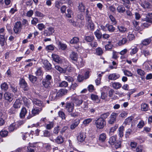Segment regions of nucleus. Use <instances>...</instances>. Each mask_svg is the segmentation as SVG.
<instances>
[{"label":"nucleus","mask_w":152,"mask_h":152,"mask_svg":"<svg viewBox=\"0 0 152 152\" xmlns=\"http://www.w3.org/2000/svg\"><path fill=\"white\" fill-rule=\"evenodd\" d=\"M95 123L97 128L99 129L103 128L106 124L105 120L102 118H99L95 120Z\"/></svg>","instance_id":"2"},{"label":"nucleus","mask_w":152,"mask_h":152,"mask_svg":"<svg viewBox=\"0 0 152 152\" xmlns=\"http://www.w3.org/2000/svg\"><path fill=\"white\" fill-rule=\"evenodd\" d=\"M68 85V83L67 82L65 81H63L59 83V86L60 87H66Z\"/></svg>","instance_id":"58"},{"label":"nucleus","mask_w":152,"mask_h":152,"mask_svg":"<svg viewBox=\"0 0 152 152\" xmlns=\"http://www.w3.org/2000/svg\"><path fill=\"white\" fill-rule=\"evenodd\" d=\"M94 37L92 36H86L85 39L88 42H91L94 39Z\"/></svg>","instance_id":"59"},{"label":"nucleus","mask_w":152,"mask_h":152,"mask_svg":"<svg viewBox=\"0 0 152 152\" xmlns=\"http://www.w3.org/2000/svg\"><path fill=\"white\" fill-rule=\"evenodd\" d=\"M134 119L133 116H130L126 118L124 121V123L126 124H129L132 122Z\"/></svg>","instance_id":"44"},{"label":"nucleus","mask_w":152,"mask_h":152,"mask_svg":"<svg viewBox=\"0 0 152 152\" xmlns=\"http://www.w3.org/2000/svg\"><path fill=\"white\" fill-rule=\"evenodd\" d=\"M67 13L66 15V16L69 18H71V15L73 14L72 12L70 9H68L67 10Z\"/></svg>","instance_id":"61"},{"label":"nucleus","mask_w":152,"mask_h":152,"mask_svg":"<svg viewBox=\"0 0 152 152\" xmlns=\"http://www.w3.org/2000/svg\"><path fill=\"white\" fill-rule=\"evenodd\" d=\"M118 116V114L113 113L110 116V119L108 121V123L110 124H113L116 121V118Z\"/></svg>","instance_id":"12"},{"label":"nucleus","mask_w":152,"mask_h":152,"mask_svg":"<svg viewBox=\"0 0 152 152\" xmlns=\"http://www.w3.org/2000/svg\"><path fill=\"white\" fill-rule=\"evenodd\" d=\"M74 106V103H72V102H67L66 103V109L68 112H73Z\"/></svg>","instance_id":"5"},{"label":"nucleus","mask_w":152,"mask_h":152,"mask_svg":"<svg viewBox=\"0 0 152 152\" xmlns=\"http://www.w3.org/2000/svg\"><path fill=\"white\" fill-rule=\"evenodd\" d=\"M55 68L60 73H64L66 72V70L65 69L62 68L58 65H56Z\"/></svg>","instance_id":"45"},{"label":"nucleus","mask_w":152,"mask_h":152,"mask_svg":"<svg viewBox=\"0 0 152 152\" xmlns=\"http://www.w3.org/2000/svg\"><path fill=\"white\" fill-rule=\"evenodd\" d=\"M43 80L47 82H50L51 83L52 82V76L49 75H46L45 79H44Z\"/></svg>","instance_id":"47"},{"label":"nucleus","mask_w":152,"mask_h":152,"mask_svg":"<svg viewBox=\"0 0 152 152\" xmlns=\"http://www.w3.org/2000/svg\"><path fill=\"white\" fill-rule=\"evenodd\" d=\"M141 110L142 111H146L148 108V105L146 103H142L141 105Z\"/></svg>","instance_id":"46"},{"label":"nucleus","mask_w":152,"mask_h":152,"mask_svg":"<svg viewBox=\"0 0 152 152\" xmlns=\"http://www.w3.org/2000/svg\"><path fill=\"white\" fill-rule=\"evenodd\" d=\"M5 44H6L4 36L3 35H0V46L3 47Z\"/></svg>","instance_id":"24"},{"label":"nucleus","mask_w":152,"mask_h":152,"mask_svg":"<svg viewBox=\"0 0 152 152\" xmlns=\"http://www.w3.org/2000/svg\"><path fill=\"white\" fill-rule=\"evenodd\" d=\"M0 111V117H2V118H0V126L3 125L4 124L5 122L3 118H6L7 116V115L5 111Z\"/></svg>","instance_id":"8"},{"label":"nucleus","mask_w":152,"mask_h":152,"mask_svg":"<svg viewBox=\"0 0 152 152\" xmlns=\"http://www.w3.org/2000/svg\"><path fill=\"white\" fill-rule=\"evenodd\" d=\"M127 41V40L126 38H123L119 40L117 43L118 45L122 46L125 44Z\"/></svg>","instance_id":"26"},{"label":"nucleus","mask_w":152,"mask_h":152,"mask_svg":"<svg viewBox=\"0 0 152 152\" xmlns=\"http://www.w3.org/2000/svg\"><path fill=\"white\" fill-rule=\"evenodd\" d=\"M15 123H12L10 124L8 127V130L10 132H12L15 130L17 129Z\"/></svg>","instance_id":"41"},{"label":"nucleus","mask_w":152,"mask_h":152,"mask_svg":"<svg viewBox=\"0 0 152 152\" xmlns=\"http://www.w3.org/2000/svg\"><path fill=\"white\" fill-rule=\"evenodd\" d=\"M91 98L96 103H98L99 102L98 97L96 95L92 94L91 95Z\"/></svg>","instance_id":"43"},{"label":"nucleus","mask_w":152,"mask_h":152,"mask_svg":"<svg viewBox=\"0 0 152 152\" xmlns=\"http://www.w3.org/2000/svg\"><path fill=\"white\" fill-rule=\"evenodd\" d=\"M73 103H74V105L75 104L76 106H80L83 102V100L82 99L77 97L73 98Z\"/></svg>","instance_id":"11"},{"label":"nucleus","mask_w":152,"mask_h":152,"mask_svg":"<svg viewBox=\"0 0 152 152\" xmlns=\"http://www.w3.org/2000/svg\"><path fill=\"white\" fill-rule=\"evenodd\" d=\"M124 74L127 76H132L133 75L132 73L127 70H124Z\"/></svg>","instance_id":"62"},{"label":"nucleus","mask_w":152,"mask_h":152,"mask_svg":"<svg viewBox=\"0 0 152 152\" xmlns=\"http://www.w3.org/2000/svg\"><path fill=\"white\" fill-rule=\"evenodd\" d=\"M116 141V137L114 136H112L109 139L108 142L111 145H114Z\"/></svg>","instance_id":"39"},{"label":"nucleus","mask_w":152,"mask_h":152,"mask_svg":"<svg viewBox=\"0 0 152 152\" xmlns=\"http://www.w3.org/2000/svg\"><path fill=\"white\" fill-rule=\"evenodd\" d=\"M127 38L129 41H132L134 39L135 37L133 34L129 33L127 36Z\"/></svg>","instance_id":"63"},{"label":"nucleus","mask_w":152,"mask_h":152,"mask_svg":"<svg viewBox=\"0 0 152 152\" xmlns=\"http://www.w3.org/2000/svg\"><path fill=\"white\" fill-rule=\"evenodd\" d=\"M92 120V119L91 118H88L85 119L83 122V124L85 125H86L88 124H89L90 123H91Z\"/></svg>","instance_id":"57"},{"label":"nucleus","mask_w":152,"mask_h":152,"mask_svg":"<svg viewBox=\"0 0 152 152\" xmlns=\"http://www.w3.org/2000/svg\"><path fill=\"white\" fill-rule=\"evenodd\" d=\"M96 53L97 55L98 56L102 55L103 53L102 49L98 47L96 49Z\"/></svg>","instance_id":"51"},{"label":"nucleus","mask_w":152,"mask_h":152,"mask_svg":"<svg viewBox=\"0 0 152 152\" xmlns=\"http://www.w3.org/2000/svg\"><path fill=\"white\" fill-rule=\"evenodd\" d=\"M54 31L53 28L50 27L45 29L43 31V34L45 36H49L52 35Z\"/></svg>","instance_id":"4"},{"label":"nucleus","mask_w":152,"mask_h":152,"mask_svg":"<svg viewBox=\"0 0 152 152\" xmlns=\"http://www.w3.org/2000/svg\"><path fill=\"white\" fill-rule=\"evenodd\" d=\"M86 137L85 133L82 132L79 134L77 137V139L78 141L82 142L85 140Z\"/></svg>","instance_id":"21"},{"label":"nucleus","mask_w":152,"mask_h":152,"mask_svg":"<svg viewBox=\"0 0 152 152\" xmlns=\"http://www.w3.org/2000/svg\"><path fill=\"white\" fill-rule=\"evenodd\" d=\"M130 54L131 55H134L137 52L138 49L136 46H132L130 49Z\"/></svg>","instance_id":"29"},{"label":"nucleus","mask_w":152,"mask_h":152,"mask_svg":"<svg viewBox=\"0 0 152 152\" xmlns=\"http://www.w3.org/2000/svg\"><path fill=\"white\" fill-rule=\"evenodd\" d=\"M111 43V42L109 41L108 44L105 45V48L106 50H109L112 49L113 46Z\"/></svg>","instance_id":"50"},{"label":"nucleus","mask_w":152,"mask_h":152,"mask_svg":"<svg viewBox=\"0 0 152 152\" xmlns=\"http://www.w3.org/2000/svg\"><path fill=\"white\" fill-rule=\"evenodd\" d=\"M22 25L20 21L17 22L14 25L13 30L16 34H18L20 32L22 29Z\"/></svg>","instance_id":"3"},{"label":"nucleus","mask_w":152,"mask_h":152,"mask_svg":"<svg viewBox=\"0 0 152 152\" xmlns=\"http://www.w3.org/2000/svg\"><path fill=\"white\" fill-rule=\"evenodd\" d=\"M145 19L147 22L152 23V14H148Z\"/></svg>","instance_id":"34"},{"label":"nucleus","mask_w":152,"mask_h":152,"mask_svg":"<svg viewBox=\"0 0 152 152\" xmlns=\"http://www.w3.org/2000/svg\"><path fill=\"white\" fill-rule=\"evenodd\" d=\"M25 122V120H19L15 123L16 126V128H18Z\"/></svg>","instance_id":"40"},{"label":"nucleus","mask_w":152,"mask_h":152,"mask_svg":"<svg viewBox=\"0 0 152 152\" xmlns=\"http://www.w3.org/2000/svg\"><path fill=\"white\" fill-rule=\"evenodd\" d=\"M10 86L12 92H15L17 91V86L16 85L13 84H10Z\"/></svg>","instance_id":"53"},{"label":"nucleus","mask_w":152,"mask_h":152,"mask_svg":"<svg viewBox=\"0 0 152 152\" xmlns=\"http://www.w3.org/2000/svg\"><path fill=\"white\" fill-rule=\"evenodd\" d=\"M43 136L45 137H48L50 136L51 133L49 131L45 130L43 131Z\"/></svg>","instance_id":"60"},{"label":"nucleus","mask_w":152,"mask_h":152,"mask_svg":"<svg viewBox=\"0 0 152 152\" xmlns=\"http://www.w3.org/2000/svg\"><path fill=\"white\" fill-rule=\"evenodd\" d=\"M117 10L120 13H123L125 12V9L123 6L121 5L118 6L117 7Z\"/></svg>","instance_id":"38"},{"label":"nucleus","mask_w":152,"mask_h":152,"mask_svg":"<svg viewBox=\"0 0 152 152\" xmlns=\"http://www.w3.org/2000/svg\"><path fill=\"white\" fill-rule=\"evenodd\" d=\"M8 132L6 130H1L0 132V135L2 137H6L8 135Z\"/></svg>","instance_id":"54"},{"label":"nucleus","mask_w":152,"mask_h":152,"mask_svg":"<svg viewBox=\"0 0 152 152\" xmlns=\"http://www.w3.org/2000/svg\"><path fill=\"white\" fill-rule=\"evenodd\" d=\"M20 87L24 91H28L29 90V88L27 83L24 80H22L20 82Z\"/></svg>","instance_id":"10"},{"label":"nucleus","mask_w":152,"mask_h":152,"mask_svg":"<svg viewBox=\"0 0 152 152\" xmlns=\"http://www.w3.org/2000/svg\"><path fill=\"white\" fill-rule=\"evenodd\" d=\"M50 140L53 142H55L58 144H61L63 143L64 141V138L61 136H58L56 139H54L53 138H50Z\"/></svg>","instance_id":"15"},{"label":"nucleus","mask_w":152,"mask_h":152,"mask_svg":"<svg viewBox=\"0 0 152 152\" xmlns=\"http://www.w3.org/2000/svg\"><path fill=\"white\" fill-rule=\"evenodd\" d=\"M120 75L117 73H113L110 74L108 77V79L111 80H115L119 78Z\"/></svg>","instance_id":"18"},{"label":"nucleus","mask_w":152,"mask_h":152,"mask_svg":"<svg viewBox=\"0 0 152 152\" xmlns=\"http://www.w3.org/2000/svg\"><path fill=\"white\" fill-rule=\"evenodd\" d=\"M4 95L5 99L8 101L10 103L13 100V95L11 93L9 92H6Z\"/></svg>","instance_id":"7"},{"label":"nucleus","mask_w":152,"mask_h":152,"mask_svg":"<svg viewBox=\"0 0 152 152\" xmlns=\"http://www.w3.org/2000/svg\"><path fill=\"white\" fill-rule=\"evenodd\" d=\"M150 42L151 40L150 39H146L143 41L142 42V43L143 45H148Z\"/></svg>","instance_id":"64"},{"label":"nucleus","mask_w":152,"mask_h":152,"mask_svg":"<svg viewBox=\"0 0 152 152\" xmlns=\"http://www.w3.org/2000/svg\"><path fill=\"white\" fill-rule=\"evenodd\" d=\"M37 76H42L43 74L42 70L40 68H38L35 72Z\"/></svg>","instance_id":"55"},{"label":"nucleus","mask_w":152,"mask_h":152,"mask_svg":"<svg viewBox=\"0 0 152 152\" xmlns=\"http://www.w3.org/2000/svg\"><path fill=\"white\" fill-rule=\"evenodd\" d=\"M67 91V90L66 89H60L58 92L57 91V98L61 97L66 94Z\"/></svg>","instance_id":"13"},{"label":"nucleus","mask_w":152,"mask_h":152,"mask_svg":"<svg viewBox=\"0 0 152 152\" xmlns=\"http://www.w3.org/2000/svg\"><path fill=\"white\" fill-rule=\"evenodd\" d=\"M106 138V135L104 133H102L99 135V140L101 142H104Z\"/></svg>","instance_id":"27"},{"label":"nucleus","mask_w":152,"mask_h":152,"mask_svg":"<svg viewBox=\"0 0 152 152\" xmlns=\"http://www.w3.org/2000/svg\"><path fill=\"white\" fill-rule=\"evenodd\" d=\"M28 78L30 81L33 83H34L37 79L36 77L31 75H29Z\"/></svg>","instance_id":"36"},{"label":"nucleus","mask_w":152,"mask_h":152,"mask_svg":"<svg viewBox=\"0 0 152 152\" xmlns=\"http://www.w3.org/2000/svg\"><path fill=\"white\" fill-rule=\"evenodd\" d=\"M42 110V108L41 107H39L34 106L31 111V114H29L27 117V119H29L32 117L38 115Z\"/></svg>","instance_id":"1"},{"label":"nucleus","mask_w":152,"mask_h":152,"mask_svg":"<svg viewBox=\"0 0 152 152\" xmlns=\"http://www.w3.org/2000/svg\"><path fill=\"white\" fill-rule=\"evenodd\" d=\"M16 112V109L13 107L9 109L8 111V113L10 115L14 114Z\"/></svg>","instance_id":"49"},{"label":"nucleus","mask_w":152,"mask_h":152,"mask_svg":"<svg viewBox=\"0 0 152 152\" xmlns=\"http://www.w3.org/2000/svg\"><path fill=\"white\" fill-rule=\"evenodd\" d=\"M117 28L119 31L122 33H124L127 32V28L124 26H118Z\"/></svg>","instance_id":"31"},{"label":"nucleus","mask_w":152,"mask_h":152,"mask_svg":"<svg viewBox=\"0 0 152 152\" xmlns=\"http://www.w3.org/2000/svg\"><path fill=\"white\" fill-rule=\"evenodd\" d=\"M141 5L145 9H150L151 7V4L149 2L146 1H145L143 3H142Z\"/></svg>","instance_id":"23"},{"label":"nucleus","mask_w":152,"mask_h":152,"mask_svg":"<svg viewBox=\"0 0 152 152\" xmlns=\"http://www.w3.org/2000/svg\"><path fill=\"white\" fill-rule=\"evenodd\" d=\"M78 56L76 53L72 52L70 54V58L73 61L76 62L77 60Z\"/></svg>","instance_id":"20"},{"label":"nucleus","mask_w":152,"mask_h":152,"mask_svg":"<svg viewBox=\"0 0 152 152\" xmlns=\"http://www.w3.org/2000/svg\"><path fill=\"white\" fill-rule=\"evenodd\" d=\"M43 67L46 71H49L52 69L51 64L47 60H42Z\"/></svg>","instance_id":"6"},{"label":"nucleus","mask_w":152,"mask_h":152,"mask_svg":"<svg viewBox=\"0 0 152 152\" xmlns=\"http://www.w3.org/2000/svg\"><path fill=\"white\" fill-rule=\"evenodd\" d=\"M121 86V84L119 82H113L112 83V87L115 89L120 88Z\"/></svg>","instance_id":"30"},{"label":"nucleus","mask_w":152,"mask_h":152,"mask_svg":"<svg viewBox=\"0 0 152 152\" xmlns=\"http://www.w3.org/2000/svg\"><path fill=\"white\" fill-rule=\"evenodd\" d=\"M78 8L79 10L81 12H83L85 10V6L82 3H79Z\"/></svg>","instance_id":"48"},{"label":"nucleus","mask_w":152,"mask_h":152,"mask_svg":"<svg viewBox=\"0 0 152 152\" xmlns=\"http://www.w3.org/2000/svg\"><path fill=\"white\" fill-rule=\"evenodd\" d=\"M21 104V100L20 99H17L13 104V107L15 109L20 108Z\"/></svg>","instance_id":"19"},{"label":"nucleus","mask_w":152,"mask_h":152,"mask_svg":"<svg viewBox=\"0 0 152 152\" xmlns=\"http://www.w3.org/2000/svg\"><path fill=\"white\" fill-rule=\"evenodd\" d=\"M22 98L25 106L29 108L31 104V101L25 96L23 97Z\"/></svg>","instance_id":"17"},{"label":"nucleus","mask_w":152,"mask_h":152,"mask_svg":"<svg viewBox=\"0 0 152 152\" xmlns=\"http://www.w3.org/2000/svg\"><path fill=\"white\" fill-rule=\"evenodd\" d=\"M80 121L79 119H76L75 120L74 122L71 125L70 128L72 129H73L75 127L78 126L80 123Z\"/></svg>","instance_id":"25"},{"label":"nucleus","mask_w":152,"mask_h":152,"mask_svg":"<svg viewBox=\"0 0 152 152\" xmlns=\"http://www.w3.org/2000/svg\"><path fill=\"white\" fill-rule=\"evenodd\" d=\"M94 34L95 35L97 38L98 39H100L102 36L101 32H100L99 30L98 29H97L94 32Z\"/></svg>","instance_id":"33"},{"label":"nucleus","mask_w":152,"mask_h":152,"mask_svg":"<svg viewBox=\"0 0 152 152\" xmlns=\"http://www.w3.org/2000/svg\"><path fill=\"white\" fill-rule=\"evenodd\" d=\"M42 83L43 86L46 88H50L51 84L50 82H47L43 80L42 81Z\"/></svg>","instance_id":"28"},{"label":"nucleus","mask_w":152,"mask_h":152,"mask_svg":"<svg viewBox=\"0 0 152 152\" xmlns=\"http://www.w3.org/2000/svg\"><path fill=\"white\" fill-rule=\"evenodd\" d=\"M124 127L122 126L118 128L119 135L120 137H122L123 136Z\"/></svg>","instance_id":"42"},{"label":"nucleus","mask_w":152,"mask_h":152,"mask_svg":"<svg viewBox=\"0 0 152 152\" xmlns=\"http://www.w3.org/2000/svg\"><path fill=\"white\" fill-rule=\"evenodd\" d=\"M58 45L60 46V48L62 50H65L67 48V45L66 44L62 43L61 42H59Z\"/></svg>","instance_id":"52"},{"label":"nucleus","mask_w":152,"mask_h":152,"mask_svg":"<svg viewBox=\"0 0 152 152\" xmlns=\"http://www.w3.org/2000/svg\"><path fill=\"white\" fill-rule=\"evenodd\" d=\"M1 88L2 91H6L8 89V86L6 83L4 82L1 84Z\"/></svg>","instance_id":"32"},{"label":"nucleus","mask_w":152,"mask_h":152,"mask_svg":"<svg viewBox=\"0 0 152 152\" xmlns=\"http://www.w3.org/2000/svg\"><path fill=\"white\" fill-rule=\"evenodd\" d=\"M57 90L56 88L52 89L50 95V97H51L52 99L54 100L57 99Z\"/></svg>","instance_id":"16"},{"label":"nucleus","mask_w":152,"mask_h":152,"mask_svg":"<svg viewBox=\"0 0 152 152\" xmlns=\"http://www.w3.org/2000/svg\"><path fill=\"white\" fill-rule=\"evenodd\" d=\"M115 144V147L116 149H118L121 147V142L120 141H116Z\"/></svg>","instance_id":"56"},{"label":"nucleus","mask_w":152,"mask_h":152,"mask_svg":"<svg viewBox=\"0 0 152 152\" xmlns=\"http://www.w3.org/2000/svg\"><path fill=\"white\" fill-rule=\"evenodd\" d=\"M52 57L53 60L58 64H61L62 62V60L59 56L58 55L53 54Z\"/></svg>","instance_id":"14"},{"label":"nucleus","mask_w":152,"mask_h":152,"mask_svg":"<svg viewBox=\"0 0 152 152\" xmlns=\"http://www.w3.org/2000/svg\"><path fill=\"white\" fill-rule=\"evenodd\" d=\"M27 112V110L25 107L22 108L20 114V117L21 118H24Z\"/></svg>","instance_id":"22"},{"label":"nucleus","mask_w":152,"mask_h":152,"mask_svg":"<svg viewBox=\"0 0 152 152\" xmlns=\"http://www.w3.org/2000/svg\"><path fill=\"white\" fill-rule=\"evenodd\" d=\"M79 42V39L77 37H74L70 40V42L71 44H77Z\"/></svg>","instance_id":"35"},{"label":"nucleus","mask_w":152,"mask_h":152,"mask_svg":"<svg viewBox=\"0 0 152 152\" xmlns=\"http://www.w3.org/2000/svg\"><path fill=\"white\" fill-rule=\"evenodd\" d=\"M106 26L107 28L108 31L110 32H113L115 30V28L112 25L107 24L106 25Z\"/></svg>","instance_id":"37"},{"label":"nucleus","mask_w":152,"mask_h":152,"mask_svg":"<svg viewBox=\"0 0 152 152\" xmlns=\"http://www.w3.org/2000/svg\"><path fill=\"white\" fill-rule=\"evenodd\" d=\"M32 102L34 104L39 107H41L42 108V107L44 106L43 102L40 100L37 99H33L32 100Z\"/></svg>","instance_id":"9"}]
</instances>
